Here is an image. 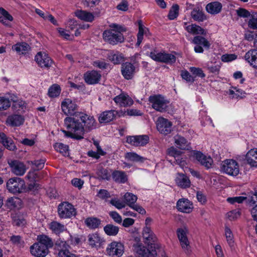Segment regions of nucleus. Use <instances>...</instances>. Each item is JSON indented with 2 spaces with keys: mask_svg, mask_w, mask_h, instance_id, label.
Instances as JSON below:
<instances>
[{
  "mask_svg": "<svg viewBox=\"0 0 257 257\" xmlns=\"http://www.w3.org/2000/svg\"><path fill=\"white\" fill-rule=\"evenodd\" d=\"M247 163L252 167H257V149L249 150L245 156Z\"/></svg>",
  "mask_w": 257,
  "mask_h": 257,
  "instance_id": "bb28decb",
  "label": "nucleus"
},
{
  "mask_svg": "<svg viewBox=\"0 0 257 257\" xmlns=\"http://www.w3.org/2000/svg\"><path fill=\"white\" fill-rule=\"evenodd\" d=\"M189 70L195 76H198L201 78H204L205 77V74L201 68L191 67L190 68Z\"/></svg>",
  "mask_w": 257,
  "mask_h": 257,
  "instance_id": "4d7b16f0",
  "label": "nucleus"
},
{
  "mask_svg": "<svg viewBox=\"0 0 257 257\" xmlns=\"http://www.w3.org/2000/svg\"><path fill=\"white\" fill-rule=\"evenodd\" d=\"M105 233L109 236H115L119 231V227L112 224H108L103 228Z\"/></svg>",
  "mask_w": 257,
  "mask_h": 257,
  "instance_id": "4c0bfd02",
  "label": "nucleus"
},
{
  "mask_svg": "<svg viewBox=\"0 0 257 257\" xmlns=\"http://www.w3.org/2000/svg\"><path fill=\"white\" fill-rule=\"evenodd\" d=\"M101 238L97 234H92L88 235V243L92 246L97 245V244L100 243Z\"/></svg>",
  "mask_w": 257,
  "mask_h": 257,
  "instance_id": "de8ad7c7",
  "label": "nucleus"
},
{
  "mask_svg": "<svg viewBox=\"0 0 257 257\" xmlns=\"http://www.w3.org/2000/svg\"><path fill=\"white\" fill-rule=\"evenodd\" d=\"M24 118L23 116L18 114H14L9 116L7 120V122L12 126H20L23 124Z\"/></svg>",
  "mask_w": 257,
  "mask_h": 257,
  "instance_id": "a878e982",
  "label": "nucleus"
},
{
  "mask_svg": "<svg viewBox=\"0 0 257 257\" xmlns=\"http://www.w3.org/2000/svg\"><path fill=\"white\" fill-rule=\"evenodd\" d=\"M143 237L145 243L148 244V247L150 246L152 250H150L144 246H139L137 252L143 257H155L157 255V252L153 248H155L154 243L156 240V237L150 227L146 226L144 228Z\"/></svg>",
  "mask_w": 257,
  "mask_h": 257,
  "instance_id": "f03ea898",
  "label": "nucleus"
},
{
  "mask_svg": "<svg viewBox=\"0 0 257 257\" xmlns=\"http://www.w3.org/2000/svg\"><path fill=\"white\" fill-rule=\"evenodd\" d=\"M194 156L200 163L207 169L211 167L213 160L210 156H206L200 152H194Z\"/></svg>",
  "mask_w": 257,
  "mask_h": 257,
  "instance_id": "f3484780",
  "label": "nucleus"
},
{
  "mask_svg": "<svg viewBox=\"0 0 257 257\" xmlns=\"http://www.w3.org/2000/svg\"><path fill=\"white\" fill-rule=\"evenodd\" d=\"M7 187L9 191L12 193H20L25 189V183L23 179L14 177L8 181Z\"/></svg>",
  "mask_w": 257,
  "mask_h": 257,
  "instance_id": "423d86ee",
  "label": "nucleus"
},
{
  "mask_svg": "<svg viewBox=\"0 0 257 257\" xmlns=\"http://www.w3.org/2000/svg\"><path fill=\"white\" fill-rule=\"evenodd\" d=\"M179 151H178L173 147H172L168 150L169 155L174 157L175 160L174 163H176V164L179 165L181 167L183 168L184 166H185L186 163L185 161L183 159V158H180L179 157Z\"/></svg>",
  "mask_w": 257,
  "mask_h": 257,
  "instance_id": "c85d7f7f",
  "label": "nucleus"
},
{
  "mask_svg": "<svg viewBox=\"0 0 257 257\" xmlns=\"http://www.w3.org/2000/svg\"><path fill=\"white\" fill-rule=\"evenodd\" d=\"M138 197L135 195L127 192L124 195V202L130 207L136 202Z\"/></svg>",
  "mask_w": 257,
  "mask_h": 257,
  "instance_id": "37998d69",
  "label": "nucleus"
},
{
  "mask_svg": "<svg viewBox=\"0 0 257 257\" xmlns=\"http://www.w3.org/2000/svg\"><path fill=\"white\" fill-rule=\"evenodd\" d=\"M37 240L38 242L37 243L38 244L46 247L48 250L49 248L52 247L54 245L52 239L46 235L42 234L38 236Z\"/></svg>",
  "mask_w": 257,
  "mask_h": 257,
  "instance_id": "c756f323",
  "label": "nucleus"
},
{
  "mask_svg": "<svg viewBox=\"0 0 257 257\" xmlns=\"http://www.w3.org/2000/svg\"><path fill=\"white\" fill-rule=\"evenodd\" d=\"M149 101L151 103L153 108L156 110L164 112L168 110L169 103L165 98L161 94L152 95L149 96Z\"/></svg>",
  "mask_w": 257,
  "mask_h": 257,
  "instance_id": "20e7f679",
  "label": "nucleus"
},
{
  "mask_svg": "<svg viewBox=\"0 0 257 257\" xmlns=\"http://www.w3.org/2000/svg\"><path fill=\"white\" fill-rule=\"evenodd\" d=\"M49 228L52 232L57 235L67 230L66 227L63 224L56 221H52L49 224Z\"/></svg>",
  "mask_w": 257,
  "mask_h": 257,
  "instance_id": "5701e85b",
  "label": "nucleus"
},
{
  "mask_svg": "<svg viewBox=\"0 0 257 257\" xmlns=\"http://www.w3.org/2000/svg\"><path fill=\"white\" fill-rule=\"evenodd\" d=\"M149 56L154 61L171 64L176 62L175 55L165 52H151Z\"/></svg>",
  "mask_w": 257,
  "mask_h": 257,
  "instance_id": "6e6552de",
  "label": "nucleus"
},
{
  "mask_svg": "<svg viewBox=\"0 0 257 257\" xmlns=\"http://www.w3.org/2000/svg\"><path fill=\"white\" fill-rule=\"evenodd\" d=\"M99 1V0H81V4L85 7L92 8L98 5Z\"/></svg>",
  "mask_w": 257,
  "mask_h": 257,
  "instance_id": "bf43d9fd",
  "label": "nucleus"
},
{
  "mask_svg": "<svg viewBox=\"0 0 257 257\" xmlns=\"http://www.w3.org/2000/svg\"><path fill=\"white\" fill-rule=\"evenodd\" d=\"M116 114L117 112L114 110L104 111L100 114L99 122L100 123L109 122L115 118Z\"/></svg>",
  "mask_w": 257,
  "mask_h": 257,
  "instance_id": "6ab92c4d",
  "label": "nucleus"
},
{
  "mask_svg": "<svg viewBox=\"0 0 257 257\" xmlns=\"http://www.w3.org/2000/svg\"><path fill=\"white\" fill-rule=\"evenodd\" d=\"M58 212L61 218H68L74 216L76 211L74 206L68 202L61 203L58 207Z\"/></svg>",
  "mask_w": 257,
  "mask_h": 257,
  "instance_id": "0eeeda50",
  "label": "nucleus"
},
{
  "mask_svg": "<svg viewBox=\"0 0 257 257\" xmlns=\"http://www.w3.org/2000/svg\"><path fill=\"white\" fill-rule=\"evenodd\" d=\"M124 251L123 244L120 242H113L106 249L107 254L112 257H120Z\"/></svg>",
  "mask_w": 257,
  "mask_h": 257,
  "instance_id": "9b49d317",
  "label": "nucleus"
},
{
  "mask_svg": "<svg viewBox=\"0 0 257 257\" xmlns=\"http://www.w3.org/2000/svg\"><path fill=\"white\" fill-rule=\"evenodd\" d=\"M85 223L90 228L95 229L100 225L101 221L96 217H89L85 219Z\"/></svg>",
  "mask_w": 257,
  "mask_h": 257,
  "instance_id": "a19ab883",
  "label": "nucleus"
},
{
  "mask_svg": "<svg viewBox=\"0 0 257 257\" xmlns=\"http://www.w3.org/2000/svg\"><path fill=\"white\" fill-rule=\"evenodd\" d=\"M125 158L132 162H143L146 159L134 152H128L125 154Z\"/></svg>",
  "mask_w": 257,
  "mask_h": 257,
  "instance_id": "ea45409f",
  "label": "nucleus"
},
{
  "mask_svg": "<svg viewBox=\"0 0 257 257\" xmlns=\"http://www.w3.org/2000/svg\"><path fill=\"white\" fill-rule=\"evenodd\" d=\"M97 196L101 199L106 200L110 197V194L107 190L100 189L98 192Z\"/></svg>",
  "mask_w": 257,
  "mask_h": 257,
  "instance_id": "69168bd1",
  "label": "nucleus"
},
{
  "mask_svg": "<svg viewBox=\"0 0 257 257\" xmlns=\"http://www.w3.org/2000/svg\"><path fill=\"white\" fill-rule=\"evenodd\" d=\"M236 14L238 16L244 18H248L250 16L249 11L243 8H239L236 10Z\"/></svg>",
  "mask_w": 257,
  "mask_h": 257,
  "instance_id": "e2e57ef3",
  "label": "nucleus"
},
{
  "mask_svg": "<svg viewBox=\"0 0 257 257\" xmlns=\"http://www.w3.org/2000/svg\"><path fill=\"white\" fill-rule=\"evenodd\" d=\"M144 36V29L143 28V26L141 24L139 25V32L137 35V42L136 43V45L137 46H140L141 43L142 42Z\"/></svg>",
  "mask_w": 257,
  "mask_h": 257,
  "instance_id": "338daca9",
  "label": "nucleus"
},
{
  "mask_svg": "<svg viewBox=\"0 0 257 257\" xmlns=\"http://www.w3.org/2000/svg\"><path fill=\"white\" fill-rule=\"evenodd\" d=\"M61 89L58 84H53L48 90V95L51 97H55L59 95Z\"/></svg>",
  "mask_w": 257,
  "mask_h": 257,
  "instance_id": "c03bdc74",
  "label": "nucleus"
},
{
  "mask_svg": "<svg viewBox=\"0 0 257 257\" xmlns=\"http://www.w3.org/2000/svg\"><path fill=\"white\" fill-rule=\"evenodd\" d=\"M176 207L179 211L189 213L193 208V204L188 199L181 198L178 200Z\"/></svg>",
  "mask_w": 257,
  "mask_h": 257,
  "instance_id": "4468645a",
  "label": "nucleus"
},
{
  "mask_svg": "<svg viewBox=\"0 0 257 257\" xmlns=\"http://www.w3.org/2000/svg\"><path fill=\"white\" fill-rule=\"evenodd\" d=\"M26 223V220L22 217L15 216L13 218V224L15 225L23 226Z\"/></svg>",
  "mask_w": 257,
  "mask_h": 257,
  "instance_id": "0e129e2a",
  "label": "nucleus"
},
{
  "mask_svg": "<svg viewBox=\"0 0 257 257\" xmlns=\"http://www.w3.org/2000/svg\"><path fill=\"white\" fill-rule=\"evenodd\" d=\"M31 253L36 257H45L49 253V250L44 246L35 243L30 248Z\"/></svg>",
  "mask_w": 257,
  "mask_h": 257,
  "instance_id": "dca6fc26",
  "label": "nucleus"
},
{
  "mask_svg": "<svg viewBox=\"0 0 257 257\" xmlns=\"http://www.w3.org/2000/svg\"><path fill=\"white\" fill-rule=\"evenodd\" d=\"M62 111L67 115H74L76 117L77 113V105L70 99H65L61 103Z\"/></svg>",
  "mask_w": 257,
  "mask_h": 257,
  "instance_id": "9d476101",
  "label": "nucleus"
},
{
  "mask_svg": "<svg viewBox=\"0 0 257 257\" xmlns=\"http://www.w3.org/2000/svg\"><path fill=\"white\" fill-rule=\"evenodd\" d=\"M97 174L99 178L101 179L108 180L110 178V175L107 170L104 168H100L98 170Z\"/></svg>",
  "mask_w": 257,
  "mask_h": 257,
  "instance_id": "603ef678",
  "label": "nucleus"
},
{
  "mask_svg": "<svg viewBox=\"0 0 257 257\" xmlns=\"http://www.w3.org/2000/svg\"><path fill=\"white\" fill-rule=\"evenodd\" d=\"M113 100L120 106L125 107L133 104L132 99L128 95L122 93L115 96L113 98Z\"/></svg>",
  "mask_w": 257,
  "mask_h": 257,
  "instance_id": "aec40b11",
  "label": "nucleus"
},
{
  "mask_svg": "<svg viewBox=\"0 0 257 257\" xmlns=\"http://www.w3.org/2000/svg\"><path fill=\"white\" fill-rule=\"evenodd\" d=\"M12 49L19 54L21 55L26 54L30 49V47L27 43L22 42L13 45Z\"/></svg>",
  "mask_w": 257,
  "mask_h": 257,
  "instance_id": "7c9ffc66",
  "label": "nucleus"
},
{
  "mask_svg": "<svg viewBox=\"0 0 257 257\" xmlns=\"http://www.w3.org/2000/svg\"><path fill=\"white\" fill-rule=\"evenodd\" d=\"M21 204V200L17 197L8 198L6 202L7 207L11 210L19 209L20 207Z\"/></svg>",
  "mask_w": 257,
  "mask_h": 257,
  "instance_id": "f704fd0d",
  "label": "nucleus"
},
{
  "mask_svg": "<svg viewBox=\"0 0 257 257\" xmlns=\"http://www.w3.org/2000/svg\"><path fill=\"white\" fill-rule=\"evenodd\" d=\"M138 146H144L148 143L149 138L147 135L136 136Z\"/></svg>",
  "mask_w": 257,
  "mask_h": 257,
  "instance_id": "5fc2aeb1",
  "label": "nucleus"
},
{
  "mask_svg": "<svg viewBox=\"0 0 257 257\" xmlns=\"http://www.w3.org/2000/svg\"><path fill=\"white\" fill-rule=\"evenodd\" d=\"M54 148L57 152H59L63 156L68 155V146L62 143H56L54 145Z\"/></svg>",
  "mask_w": 257,
  "mask_h": 257,
  "instance_id": "49530a36",
  "label": "nucleus"
},
{
  "mask_svg": "<svg viewBox=\"0 0 257 257\" xmlns=\"http://www.w3.org/2000/svg\"><path fill=\"white\" fill-rule=\"evenodd\" d=\"M244 58L251 66L257 68V49H251L246 52Z\"/></svg>",
  "mask_w": 257,
  "mask_h": 257,
  "instance_id": "4be33fe9",
  "label": "nucleus"
},
{
  "mask_svg": "<svg viewBox=\"0 0 257 257\" xmlns=\"http://www.w3.org/2000/svg\"><path fill=\"white\" fill-rule=\"evenodd\" d=\"M135 66L130 62H125L122 64L121 71L122 76L127 80L133 78L135 73Z\"/></svg>",
  "mask_w": 257,
  "mask_h": 257,
  "instance_id": "2eb2a0df",
  "label": "nucleus"
},
{
  "mask_svg": "<svg viewBox=\"0 0 257 257\" xmlns=\"http://www.w3.org/2000/svg\"><path fill=\"white\" fill-rule=\"evenodd\" d=\"M179 9V8L178 5L176 4L173 5L169 11L168 16V18L171 20L175 19L178 16Z\"/></svg>",
  "mask_w": 257,
  "mask_h": 257,
  "instance_id": "09e8293b",
  "label": "nucleus"
},
{
  "mask_svg": "<svg viewBox=\"0 0 257 257\" xmlns=\"http://www.w3.org/2000/svg\"><path fill=\"white\" fill-rule=\"evenodd\" d=\"M225 235L228 245L231 248L233 247L234 245L233 235L232 231L227 226L225 227Z\"/></svg>",
  "mask_w": 257,
  "mask_h": 257,
  "instance_id": "79ce46f5",
  "label": "nucleus"
},
{
  "mask_svg": "<svg viewBox=\"0 0 257 257\" xmlns=\"http://www.w3.org/2000/svg\"><path fill=\"white\" fill-rule=\"evenodd\" d=\"M247 199L246 197L243 196H238L234 197H229L227 199V201L231 204H233L235 202L241 203Z\"/></svg>",
  "mask_w": 257,
  "mask_h": 257,
  "instance_id": "680f3d73",
  "label": "nucleus"
},
{
  "mask_svg": "<svg viewBox=\"0 0 257 257\" xmlns=\"http://www.w3.org/2000/svg\"><path fill=\"white\" fill-rule=\"evenodd\" d=\"M26 106L25 101L21 99H18L13 104L12 108L16 110H20V109H23Z\"/></svg>",
  "mask_w": 257,
  "mask_h": 257,
  "instance_id": "864d4df0",
  "label": "nucleus"
},
{
  "mask_svg": "<svg viewBox=\"0 0 257 257\" xmlns=\"http://www.w3.org/2000/svg\"><path fill=\"white\" fill-rule=\"evenodd\" d=\"M0 143L10 151H14L17 149L13 140L3 132L0 133Z\"/></svg>",
  "mask_w": 257,
  "mask_h": 257,
  "instance_id": "b1692460",
  "label": "nucleus"
},
{
  "mask_svg": "<svg viewBox=\"0 0 257 257\" xmlns=\"http://www.w3.org/2000/svg\"><path fill=\"white\" fill-rule=\"evenodd\" d=\"M11 171L17 176H23L26 173L27 168L23 163L18 160H11L8 162Z\"/></svg>",
  "mask_w": 257,
  "mask_h": 257,
  "instance_id": "ddd939ff",
  "label": "nucleus"
},
{
  "mask_svg": "<svg viewBox=\"0 0 257 257\" xmlns=\"http://www.w3.org/2000/svg\"><path fill=\"white\" fill-rule=\"evenodd\" d=\"M248 26L250 29H257V16H251V18L248 22Z\"/></svg>",
  "mask_w": 257,
  "mask_h": 257,
  "instance_id": "052dcab7",
  "label": "nucleus"
},
{
  "mask_svg": "<svg viewBox=\"0 0 257 257\" xmlns=\"http://www.w3.org/2000/svg\"><path fill=\"white\" fill-rule=\"evenodd\" d=\"M222 7V6L220 3L213 2L206 5V10L208 13L212 15H215L221 12Z\"/></svg>",
  "mask_w": 257,
  "mask_h": 257,
  "instance_id": "cd10ccee",
  "label": "nucleus"
},
{
  "mask_svg": "<svg viewBox=\"0 0 257 257\" xmlns=\"http://www.w3.org/2000/svg\"><path fill=\"white\" fill-rule=\"evenodd\" d=\"M109 216L113 220L117 223H121L122 222V218L121 216L116 211H110L109 213Z\"/></svg>",
  "mask_w": 257,
  "mask_h": 257,
  "instance_id": "774afa93",
  "label": "nucleus"
},
{
  "mask_svg": "<svg viewBox=\"0 0 257 257\" xmlns=\"http://www.w3.org/2000/svg\"><path fill=\"white\" fill-rule=\"evenodd\" d=\"M176 146L181 150H188L189 148V144L185 138L177 135L174 137Z\"/></svg>",
  "mask_w": 257,
  "mask_h": 257,
  "instance_id": "2f4dec72",
  "label": "nucleus"
},
{
  "mask_svg": "<svg viewBox=\"0 0 257 257\" xmlns=\"http://www.w3.org/2000/svg\"><path fill=\"white\" fill-rule=\"evenodd\" d=\"M192 18L196 21L203 22L206 19L203 12L198 8L194 9L191 13Z\"/></svg>",
  "mask_w": 257,
  "mask_h": 257,
  "instance_id": "c9c22d12",
  "label": "nucleus"
},
{
  "mask_svg": "<svg viewBox=\"0 0 257 257\" xmlns=\"http://www.w3.org/2000/svg\"><path fill=\"white\" fill-rule=\"evenodd\" d=\"M35 60L42 68H49L53 64V61L51 58L45 53L39 52L35 57Z\"/></svg>",
  "mask_w": 257,
  "mask_h": 257,
  "instance_id": "f8f14e48",
  "label": "nucleus"
},
{
  "mask_svg": "<svg viewBox=\"0 0 257 257\" xmlns=\"http://www.w3.org/2000/svg\"><path fill=\"white\" fill-rule=\"evenodd\" d=\"M112 178L113 180L119 183H124L127 180V176L124 172L114 171L112 173Z\"/></svg>",
  "mask_w": 257,
  "mask_h": 257,
  "instance_id": "72a5a7b5",
  "label": "nucleus"
},
{
  "mask_svg": "<svg viewBox=\"0 0 257 257\" xmlns=\"http://www.w3.org/2000/svg\"><path fill=\"white\" fill-rule=\"evenodd\" d=\"M111 29L105 30L103 33L104 41L111 45H116L123 42L124 37L121 31H123L122 27L115 24L110 25Z\"/></svg>",
  "mask_w": 257,
  "mask_h": 257,
  "instance_id": "7ed1b4c3",
  "label": "nucleus"
},
{
  "mask_svg": "<svg viewBox=\"0 0 257 257\" xmlns=\"http://www.w3.org/2000/svg\"><path fill=\"white\" fill-rule=\"evenodd\" d=\"M193 43L196 45H202L206 49H209L210 46L209 41L204 37L200 36L194 37Z\"/></svg>",
  "mask_w": 257,
  "mask_h": 257,
  "instance_id": "58836bf2",
  "label": "nucleus"
},
{
  "mask_svg": "<svg viewBox=\"0 0 257 257\" xmlns=\"http://www.w3.org/2000/svg\"><path fill=\"white\" fill-rule=\"evenodd\" d=\"M156 125L158 131L162 134L167 135L172 131V122L164 117H158Z\"/></svg>",
  "mask_w": 257,
  "mask_h": 257,
  "instance_id": "1a4fd4ad",
  "label": "nucleus"
},
{
  "mask_svg": "<svg viewBox=\"0 0 257 257\" xmlns=\"http://www.w3.org/2000/svg\"><path fill=\"white\" fill-rule=\"evenodd\" d=\"M109 203L113 206H115L117 209H120L124 208L125 205L124 202L120 201L119 200L116 198L111 199Z\"/></svg>",
  "mask_w": 257,
  "mask_h": 257,
  "instance_id": "13d9d810",
  "label": "nucleus"
},
{
  "mask_svg": "<svg viewBox=\"0 0 257 257\" xmlns=\"http://www.w3.org/2000/svg\"><path fill=\"white\" fill-rule=\"evenodd\" d=\"M109 60L114 64H118L123 61V57L120 53L110 54L108 56Z\"/></svg>",
  "mask_w": 257,
  "mask_h": 257,
  "instance_id": "a18cd8bd",
  "label": "nucleus"
},
{
  "mask_svg": "<svg viewBox=\"0 0 257 257\" xmlns=\"http://www.w3.org/2000/svg\"><path fill=\"white\" fill-rule=\"evenodd\" d=\"M53 246L54 249L58 251V253H60L61 251H63L64 250L66 249L70 248V246L67 242L61 238L58 239L55 241Z\"/></svg>",
  "mask_w": 257,
  "mask_h": 257,
  "instance_id": "e433bc0d",
  "label": "nucleus"
},
{
  "mask_svg": "<svg viewBox=\"0 0 257 257\" xmlns=\"http://www.w3.org/2000/svg\"><path fill=\"white\" fill-rule=\"evenodd\" d=\"M221 171L230 176H236L239 172V165L236 161L233 159H226L221 164Z\"/></svg>",
  "mask_w": 257,
  "mask_h": 257,
  "instance_id": "39448f33",
  "label": "nucleus"
},
{
  "mask_svg": "<svg viewBox=\"0 0 257 257\" xmlns=\"http://www.w3.org/2000/svg\"><path fill=\"white\" fill-rule=\"evenodd\" d=\"M175 182L177 185L182 188H189L191 186V182L189 178L182 173L177 174Z\"/></svg>",
  "mask_w": 257,
  "mask_h": 257,
  "instance_id": "412c9836",
  "label": "nucleus"
},
{
  "mask_svg": "<svg viewBox=\"0 0 257 257\" xmlns=\"http://www.w3.org/2000/svg\"><path fill=\"white\" fill-rule=\"evenodd\" d=\"M11 106V102L9 99L5 97L0 96V111L6 110Z\"/></svg>",
  "mask_w": 257,
  "mask_h": 257,
  "instance_id": "8fccbe9b",
  "label": "nucleus"
},
{
  "mask_svg": "<svg viewBox=\"0 0 257 257\" xmlns=\"http://www.w3.org/2000/svg\"><path fill=\"white\" fill-rule=\"evenodd\" d=\"M75 14L78 19L87 22H92L94 19L93 14L86 11L77 10Z\"/></svg>",
  "mask_w": 257,
  "mask_h": 257,
  "instance_id": "393cba45",
  "label": "nucleus"
},
{
  "mask_svg": "<svg viewBox=\"0 0 257 257\" xmlns=\"http://www.w3.org/2000/svg\"><path fill=\"white\" fill-rule=\"evenodd\" d=\"M181 245L184 251L188 253L190 252V245L187 237L179 239Z\"/></svg>",
  "mask_w": 257,
  "mask_h": 257,
  "instance_id": "6e6d98bb",
  "label": "nucleus"
},
{
  "mask_svg": "<svg viewBox=\"0 0 257 257\" xmlns=\"http://www.w3.org/2000/svg\"><path fill=\"white\" fill-rule=\"evenodd\" d=\"M64 124L68 131L62 130L65 137L77 140L83 138L86 132L94 129L96 122L94 117L85 113H77L76 117H67L64 119Z\"/></svg>",
  "mask_w": 257,
  "mask_h": 257,
  "instance_id": "f257e3e1",
  "label": "nucleus"
},
{
  "mask_svg": "<svg viewBox=\"0 0 257 257\" xmlns=\"http://www.w3.org/2000/svg\"><path fill=\"white\" fill-rule=\"evenodd\" d=\"M84 80L88 84H95L99 82L101 75L97 71L92 70L88 71L84 74Z\"/></svg>",
  "mask_w": 257,
  "mask_h": 257,
  "instance_id": "a211bd4d",
  "label": "nucleus"
},
{
  "mask_svg": "<svg viewBox=\"0 0 257 257\" xmlns=\"http://www.w3.org/2000/svg\"><path fill=\"white\" fill-rule=\"evenodd\" d=\"M186 30L189 33L197 35H206V31L201 27L195 24H192L185 27Z\"/></svg>",
  "mask_w": 257,
  "mask_h": 257,
  "instance_id": "473e14b6",
  "label": "nucleus"
},
{
  "mask_svg": "<svg viewBox=\"0 0 257 257\" xmlns=\"http://www.w3.org/2000/svg\"><path fill=\"white\" fill-rule=\"evenodd\" d=\"M10 241L14 245L19 247L23 245L24 241L20 235H12L10 237Z\"/></svg>",
  "mask_w": 257,
  "mask_h": 257,
  "instance_id": "3c124183",
  "label": "nucleus"
}]
</instances>
